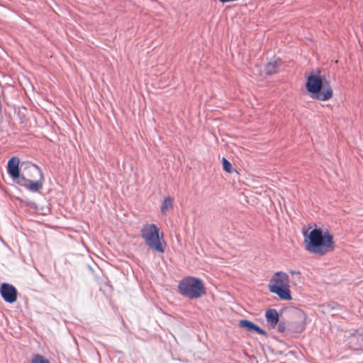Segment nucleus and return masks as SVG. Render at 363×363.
<instances>
[{
	"label": "nucleus",
	"instance_id": "obj_2",
	"mask_svg": "<svg viewBox=\"0 0 363 363\" xmlns=\"http://www.w3.org/2000/svg\"><path fill=\"white\" fill-rule=\"evenodd\" d=\"M306 88L311 94V98L318 101H327L333 96V91L330 82L323 79L320 75L311 74L308 76Z\"/></svg>",
	"mask_w": 363,
	"mask_h": 363
},
{
	"label": "nucleus",
	"instance_id": "obj_10",
	"mask_svg": "<svg viewBox=\"0 0 363 363\" xmlns=\"http://www.w3.org/2000/svg\"><path fill=\"white\" fill-rule=\"evenodd\" d=\"M281 65V60L280 59H276L271 60L265 65V73L267 75H272L277 73Z\"/></svg>",
	"mask_w": 363,
	"mask_h": 363
},
{
	"label": "nucleus",
	"instance_id": "obj_1",
	"mask_svg": "<svg viewBox=\"0 0 363 363\" xmlns=\"http://www.w3.org/2000/svg\"><path fill=\"white\" fill-rule=\"evenodd\" d=\"M306 250L313 254L323 255L335 248L333 236L321 228H314L306 236L304 233Z\"/></svg>",
	"mask_w": 363,
	"mask_h": 363
},
{
	"label": "nucleus",
	"instance_id": "obj_11",
	"mask_svg": "<svg viewBox=\"0 0 363 363\" xmlns=\"http://www.w3.org/2000/svg\"><path fill=\"white\" fill-rule=\"evenodd\" d=\"M265 317L268 325L274 328L279 323V314L276 309H268L266 311Z\"/></svg>",
	"mask_w": 363,
	"mask_h": 363
},
{
	"label": "nucleus",
	"instance_id": "obj_13",
	"mask_svg": "<svg viewBox=\"0 0 363 363\" xmlns=\"http://www.w3.org/2000/svg\"><path fill=\"white\" fill-rule=\"evenodd\" d=\"M173 200L170 197H167L164 199L162 206L161 211L165 212L172 205Z\"/></svg>",
	"mask_w": 363,
	"mask_h": 363
},
{
	"label": "nucleus",
	"instance_id": "obj_12",
	"mask_svg": "<svg viewBox=\"0 0 363 363\" xmlns=\"http://www.w3.org/2000/svg\"><path fill=\"white\" fill-rule=\"evenodd\" d=\"M30 363H50V361L44 356L36 354L31 359Z\"/></svg>",
	"mask_w": 363,
	"mask_h": 363
},
{
	"label": "nucleus",
	"instance_id": "obj_4",
	"mask_svg": "<svg viewBox=\"0 0 363 363\" xmlns=\"http://www.w3.org/2000/svg\"><path fill=\"white\" fill-rule=\"evenodd\" d=\"M268 288L270 292L277 295L281 300H291L289 275L283 272H276L269 281Z\"/></svg>",
	"mask_w": 363,
	"mask_h": 363
},
{
	"label": "nucleus",
	"instance_id": "obj_8",
	"mask_svg": "<svg viewBox=\"0 0 363 363\" xmlns=\"http://www.w3.org/2000/svg\"><path fill=\"white\" fill-rule=\"evenodd\" d=\"M7 172L9 176L17 183L20 181L21 176L20 174L19 159L16 157L11 158L7 164Z\"/></svg>",
	"mask_w": 363,
	"mask_h": 363
},
{
	"label": "nucleus",
	"instance_id": "obj_9",
	"mask_svg": "<svg viewBox=\"0 0 363 363\" xmlns=\"http://www.w3.org/2000/svg\"><path fill=\"white\" fill-rule=\"evenodd\" d=\"M239 325L242 328H245L249 332H255L259 335H266V332L264 330L250 320H242L240 321Z\"/></svg>",
	"mask_w": 363,
	"mask_h": 363
},
{
	"label": "nucleus",
	"instance_id": "obj_5",
	"mask_svg": "<svg viewBox=\"0 0 363 363\" xmlns=\"http://www.w3.org/2000/svg\"><path fill=\"white\" fill-rule=\"evenodd\" d=\"M140 236L150 249L163 253L164 247L162 243L163 235L160 236V229L155 224H145L140 230Z\"/></svg>",
	"mask_w": 363,
	"mask_h": 363
},
{
	"label": "nucleus",
	"instance_id": "obj_16",
	"mask_svg": "<svg viewBox=\"0 0 363 363\" xmlns=\"http://www.w3.org/2000/svg\"><path fill=\"white\" fill-rule=\"evenodd\" d=\"M278 330L279 332H284L285 330V325L284 323L280 322L278 324Z\"/></svg>",
	"mask_w": 363,
	"mask_h": 363
},
{
	"label": "nucleus",
	"instance_id": "obj_17",
	"mask_svg": "<svg viewBox=\"0 0 363 363\" xmlns=\"http://www.w3.org/2000/svg\"><path fill=\"white\" fill-rule=\"evenodd\" d=\"M27 205L30 208H33V209H35L36 208V205L34 202H28L27 203Z\"/></svg>",
	"mask_w": 363,
	"mask_h": 363
},
{
	"label": "nucleus",
	"instance_id": "obj_15",
	"mask_svg": "<svg viewBox=\"0 0 363 363\" xmlns=\"http://www.w3.org/2000/svg\"><path fill=\"white\" fill-rule=\"evenodd\" d=\"M304 328V323H301L295 329H294V330L296 333H301L303 330Z\"/></svg>",
	"mask_w": 363,
	"mask_h": 363
},
{
	"label": "nucleus",
	"instance_id": "obj_6",
	"mask_svg": "<svg viewBox=\"0 0 363 363\" xmlns=\"http://www.w3.org/2000/svg\"><path fill=\"white\" fill-rule=\"evenodd\" d=\"M32 168L33 171L38 174L39 179L33 182L26 178L24 176H21V180L17 181V184L23 186L30 192H39L43 189L44 176L42 171L37 165L33 164Z\"/></svg>",
	"mask_w": 363,
	"mask_h": 363
},
{
	"label": "nucleus",
	"instance_id": "obj_3",
	"mask_svg": "<svg viewBox=\"0 0 363 363\" xmlns=\"http://www.w3.org/2000/svg\"><path fill=\"white\" fill-rule=\"evenodd\" d=\"M180 295L188 299L194 300L206 294V289L201 279L196 277H186L178 284Z\"/></svg>",
	"mask_w": 363,
	"mask_h": 363
},
{
	"label": "nucleus",
	"instance_id": "obj_7",
	"mask_svg": "<svg viewBox=\"0 0 363 363\" xmlns=\"http://www.w3.org/2000/svg\"><path fill=\"white\" fill-rule=\"evenodd\" d=\"M0 294L4 301L13 303L17 299L18 291L13 285L3 283L0 286Z\"/></svg>",
	"mask_w": 363,
	"mask_h": 363
},
{
	"label": "nucleus",
	"instance_id": "obj_14",
	"mask_svg": "<svg viewBox=\"0 0 363 363\" xmlns=\"http://www.w3.org/2000/svg\"><path fill=\"white\" fill-rule=\"evenodd\" d=\"M222 162H223V169L225 171H226L227 172H229V173L231 172L233 170V167H232L231 163L228 160H226L225 157H223Z\"/></svg>",
	"mask_w": 363,
	"mask_h": 363
}]
</instances>
